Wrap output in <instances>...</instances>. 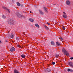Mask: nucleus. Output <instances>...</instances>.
I'll return each instance as SVG.
<instances>
[{
	"label": "nucleus",
	"instance_id": "dca6fc26",
	"mask_svg": "<svg viewBox=\"0 0 73 73\" xmlns=\"http://www.w3.org/2000/svg\"><path fill=\"white\" fill-rule=\"evenodd\" d=\"M51 44L52 45H54V43L53 41L51 42Z\"/></svg>",
	"mask_w": 73,
	"mask_h": 73
},
{
	"label": "nucleus",
	"instance_id": "f704fd0d",
	"mask_svg": "<svg viewBox=\"0 0 73 73\" xmlns=\"http://www.w3.org/2000/svg\"><path fill=\"white\" fill-rule=\"evenodd\" d=\"M30 13H32V11H30Z\"/></svg>",
	"mask_w": 73,
	"mask_h": 73
},
{
	"label": "nucleus",
	"instance_id": "7ed1b4c3",
	"mask_svg": "<svg viewBox=\"0 0 73 73\" xmlns=\"http://www.w3.org/2000/svg\"><path fill=\"white\" fill-rule=\"evenodd\" d=\"M16 15H17V17H19V18H21V17H23V15L20 14L19 12L16 13Z\"/></svg>",
	"mask_w": 73,
	"mask_h": 73
},
{
	"label": "nucleus",
	"instance_id": "c756f323",
	"mask_svg": "<svg viewBox=\"0 0 73 73\" xmlns=\"http://www.w3.org/2000/svg\"><path fill=\"white\" fill-rule=\"evenodd\" d=\"M70 72H73V70H70Z\"/></svg>",
	"mask_w": 73,
	"mask_h": 73
},
{
	"label": "nucleus",
	"instance_id": "6ab92c4d",
	"mask_svg": "<svg viewBox=\"0 0 73 73\" xmlns=\"http://www.w3.org/2000/svg\"><path fill=\"white\" fill-rule=\"evenodd\" d=\"M17 4L18 6H20V3L19 2H17Z\"/></svg>",
	"mask_w": 73,
	"mask_h": 73
},
{
	"label": "nucleus",
	"instance_id": "473e14b6",
	"mask_svg": "<svg viewBox=\"0 0 73 73\" xmlns=\"http://www.w3.org/2000/svg\"><path fill=\"white\" fill-rule=\"evenodd\" d=\"M2 43V42L1 40H0V44H1Z\"/></svg>",
	"mask_w": 73,
	"mask_h": 73
},
{
	"label": "nucleus",
	"instance_id": "1a4fd4ad",
	"mask_svg": "<svg viewBox=\"0 0 73 73\" xmlns=\"http://www.w3.org/2000/svg\"><path fill=\"white\" fill-rule=\"evenodd\" d=\"M43 9H44V11L46 13H48V10H47V8H45V7H44Z\"/></svg>",
	"mask_w": 73,
	"mask_h": 73
},
{
	"label": "nucleus",
	"instance_id": "9b49d317",
	"mask_svg": "<svg viewBox=\"0 0 73 73\" xmlns=\"http://www.w3.org/2000/svg\"><path fill=\"white\" fill-rule=\"evenodd\" d=\"M29 20L30 21H31V22H34V20L33 19H30Z\"/></svg>",
	"mask_w": 73,
	"mask_h": 73
},
{
	"label": "nucleus",
	"instance_id": "4be33fe9",
	"mask_svg": "<svg viewBox=\"0 0 73 73\" xmlns=\"http://www.w3.org/2000/svg\"><path fill=\"white\" fill-rule=\"evenodd\" d=\"M47 70H48V72H50L51 71L50 69L49 68H47Z\"/></svg>",
	"mask_w": 73,
	"mask_h": 73
},
{
	"label": "nucleus",
	"instance_id": "5701e85b",
	"mask_svg": "<svg viewBox=\"0 0 73 73\" xmlns=\"http://www.w3.org/2000/svg\"><path fill=\"white\" fill-rule=\"evenodd\" d=\"M45 71L46 72H48V69H45Z\"/></svg>",
	"mask_w": 73,
	"mask_h": 73
},
{
	"label": "nucleus",
	"instance_id": "ddd939ff",
	"mask_svg": "<svg viewBox=\"0 0 73 73\" xmlns=\"http://www.w3.org/2000/svg\"><path fill=\"white\" fill-rule=\"evenodd\" d=\"M62 16L63 17H64V18H67V15H63Z\"/></svg>",
	"mask_w": 73,
	"mask_h": 73
},
{
	"label": "nucleus",
	"instance_id": "a211bd4d",
	"mask_svg": "<svg viewBox=\"0 0 73 73\" xmlns=\"http://www.w3.org/2000/svg\"><path fill=\"white\" fill-rule=\"evenodd\" d=\"M59 39L61 40V41H62L63 40V38L62 37H59Z\"/></svg>",
	"mask_w": 73,
	"mask_h": 73
},
{
	"label": "nucleus",
	"instance_id": "412c9836",
	"mask_svg": "<svg viewBox=\"0 0 73 73\" xmlns=\"http://www.w3.org/2000/svg\"><path fill=\"white\" fill-rule=\"evenodd\" d=\"M56 45H58V46L60 45V43L58 42H56Z\"/></svg>",
	"mask_w": 73,
	"mask_h": 73
},
{
	"label": "nucleus",
	"instance_id": "c9c22d12",
	"mask_svg": "<svg viewBox=\"0 0 73 73\" xmlns=\"http://www.w3.org/2000/svg\"><path fill=\"white\" fill-rule=\"evenodd\" d=\"M5 42H8V41H7V40H5Z\"/></svg>",
	"mask_w": 73,
	"mask_h": 73
},
{
	"label": "nucleus",
	"instance_id": "7c9ffc66",
	"mask_svg": "<svg viewBox=\"0 0 73 73\" xmlns=\"http://www.w3.org/2000/svg\"><path fill=\"white\" fill-rule=\"evenodd\" d=\"M63 13L64 15H66V13L65 12H63Z\"/></svg>",
	"mask_w": 73,
	"mask_h": 73
},
{
	"label": "nucleus",
	"instance_id": "c85d7f7f",
	"mask_svg": "<svg viewBox=\"0 0 73 73\" xmlns=\"http://www.w3.org/2000/svg\"><path fill=\"white\" fill-rule=\"evenodd\" d=\"M47 24L48 25H50V23H48V22H47Z\"/></svg>",
	"mask_w": 73,
	"mask_h": 73
},
{
	"label": "nucleus",
	"instance_id": "393cba45",
	"mask_svg": "<svg viewBox=\"0 0 73 73\" xmlns=\"http://www.w3.org/2000/svg\"><path fill=\"white\" fill-rule=\"evenodd\" d=\"M70 69H68L67 70V71H68V72H70Z\"/></svg>",
	"mask_w": 73,
	"mask_h": 73
},
{
	"label": "nucleus",
	"instance_id": "9d476101",
	"mask_svg": "<svg viewBox=\"0 0 73 73\" xmlns=\"http://www.w3.org/2000/svg\"><path fill=\"white\" fill-rule=\"evenodd\" d=\"M44 27L45 28V29H46V30H49V28L46 25H44Z\"/></svg>",
	"mask_w": 73,
	"mask_h": 73
},
{
	"label": "nucleus",
	"instance_id": "a878e982",
	"mask_svg": "<svg viewBox=\"0 0 73 73\" xmlns=\"http://www.w3.org/2000/svg\"><path fill=\"white\" fill-rule=\"evenodd\" d=\"M52 64L53 65H54L55 64V62H52Z\"/></svg>",
	"mask_w": 73,
	"mask_h": 73
},
{
	"label": "nucleus",
	"instance_id": "0eeeda50",
	"mask_svg": "<svg viewBox=\"0 0 73 73\" xmlns=\"http://www.w3.org/2000/svg\"><path fill=\"white\" fill-rule=\"evenodd\" d=\"M15 50V48L13 47L11 48L10 49V52H14Z\"/></svg>",
	"mask_w": 73,
	"mask_h": 73
},
{
	"label": "nucleus",
	"instance_id": "f03ea898",
	"mask_svg": "<svg viewBox=\"0 0 73 73\" xmlns=\"http://www.w3.org/2000/svg\"><path fill=\"white\" fill-rule=\"evenodd\" d=\"M62 52H64V55H65L66 56H69V53L67 52V51L64 48H63L62 50Z\"/></svg>",
	"mask_w": 73,
	"mask_h": 73
},
{
	"label": "nucleus",
	"instance_id": "72a5a7b5",
	"mask_svg": "<svg viewBox=\"0 0 73 73\" xmlns=\"http://www.w3.org/2000/svg\"><path fill=\"white\" fill-rule=\"evenodd\" d=\"M21 7H23V4H21Z\"/></svg>",
	"mask_w": 73,
	"mask_h": 73
},
{
	"label": "nucleus",
	"instance_id": "2eb2a0df",
	"mask_svg": "<svg viewBox=\"0 0 73 73\" xmlns=\"http://www.w3.org/2000/svg\"><path fill=\"white\" fill-rule=\"evenodd\" d=\"M39 11L41 15H43V14H44L43 13V12H42L40 10H39Z\"/></svg>",
	"mask_w": 73,
	"mask_h": 73
},
{
	"label": "nucleus",
	"instance_id": "20e7f679",
	"mask_svg": "<svg viewBox=\"0 0 73 73\" xmlns=\"http://www.w3.org/2000/svg\"><path fill=\"white\" fill-rule=\"evenodd\" d=\"M68 64L71 67L73 68V62H68Z\"/></svg>",
	"mask_w": 73,
	"mask_h": 73
},
{
	"label": "nucleus",
	"instance_id": "2f4dec72",
	"mask_svg": "<svg viewBox=\"0 0 73 73\" xmlns=\"http://www.w3.org/2000/svg\"><path fill=\"white\" fill-rule=\"evenodd\" d=\"M16 38L17 40H19V38H18L17 37Z\"/></svg>",
	"mask_w": 73,
	"mask_h": 73
},
{
	"label": "nucleus",
	"instance_id": "aec40b11",
	"mask_svg": "<svg viewBox=\"0 0 73 73\" xmlns=\"http://www.w3.org/2000/svg\"><path fill=\"white\" fill-rule=\"evenodd\" d=\"M59 56V55H58L57 54H56L55 55V57L56 58H57L58 57V56Z\"/></svg>",
	"mask_w": 73,
	"mask_h": 73
},
{
	"label": "nucleus",
	"instance_id": "f3484780",
	"mask_svg": "<svg viewBox=\"0 0 73 73\" xmlns=\"http://www.w3.org/2000/svg\"><path fill=\"white\" fill-rule=\"evenodd\" d=\"M2 17L3 19H5V18H6V17H5V15H3Z\"/></svg>",
	"mask_w": 73,
	"mask_h": 73
},
{
	"label": "nucleus",
	"instance_id": "39448f33",
	"mask_svg": "<svg viewBox=\"0 0 73 73\" xmlns=\"http://www.w3.org/2000/svg\"><path fill=\"white\" fill-rule=\"evenodd\" d=\"M3 9H5V10H6V11H8V12L9 13H10V11H9V9H7V7H3Z\"/></svg>",
	"mask_w": 73,
	"mask_h": 73
},
{
	"label": "nucleus",
	"instance_id": "bb28decb",
	"mask_svg": "<svg viewBox=\"0 0 73 73\" xmlns=\"http://www.w3.org/2000/svg\"><path fill=\"white\" fill-rule=\"evenodd\" d=\"M62 29H63V30H65V28L64 27H63Z\"/></svg>",
	"mask_w": 73,
	"mask_h": 73
},
{
	"label": "nucleus",
	"instance_id": "e433bc0d",
	"mask_svg": "<svg viewBox=\"0 0 73 73\" xmlns=\"http://www.w3.org/2000/svg\"><path fill=\"white\" fill-rule=\"evenodd\" d=\"M12 1L13 2V0H12Z\"/></svg>",
	"mask_w": 73,
	"mask_h": 73
},
{
	"label": "nucleus",
	"instance_id": "b1692460",
	"mask_svg": "<svg viewBox=\"0 0 73 73\" xmlns=\"http://www.w3.org/2000/svg\"><path fill=\"white\" fill-rule=\"evenodd\" d=\"M17 46L19 48H21V46H20L19 44L17 45Z\"/></svg>",
	"mask_w": 73,
	"mask_h": 73
},
{
	"label": "nucleus",
	"instance_id": "423d86ee",
	"mask_svg": "<svg viewBox=\"0 0 73 73\" xmlns=\"http://www.w3.org/2000/svg\"><path fill=\"white\" fill-rule=\"evenodd\" d=\"M8 36L9 37H11L12 38H13V37H14V35L13 34H11V35H9V34H8Z\"/></svg>",
	"mask_w": 73,
	"mask_h": 73
},
{
	"label": "nucleus",
	"instance_id": "4468645a",
	"mask_svg": "<svg viewBox=\"0 0 73 73\" xmlns=\"http://www.w3.org/2000/svg\"><path fill=\"white\" fill-rule=\"evenodd\" d=\"M35 26L37 28H40V26H39V25H38L37 24H35Z\"/></svg>",
	"mask_w": 73,
	"mask_h": 73
},
{
	"label": "nucleus",
	"instance_id": "f8f14e48",
	"mask_svg": "<svg viewBox=\"0 0 73 73\" xmlns=\"http://www.w3.org/2000/svg\"><path fill=\"white\" fill-rule=\"evenodd\" d=\"M21 57L22 58H25V55L24 54H22L21 55Z\"/></svg>",
	"mask_w": 73,
	"mask_h": 73
},
{
	"label": "nucleus",
	"instance_id": "6e6552de",
	"mask_svg": "<svg viewBox=\"0 0 73 73\" xmlns=\"http://www.w3.org/2000/svg\"><path fill=\"white\" fill-rule=\"evenodd\" d=\"M66 3L67 5H70V2L69 0L67 1L66 2Z\"/></svg>",
	"mask_w": 73,
	"mask_h": 73
},
{
	"label": "nucleus",
	"instance_id": "f257e3e1",
	"mask_svg": "<svg viewBox=\"0 0 73 73\" xmlns=\"http://www.w3.org/2000/svg\"><path fill=\"white\" fill-rule=\"evenodd\" d=\"M8 23L10 25H12L14 24V22H13V19L12 18H10L8 21Z\"/></svg>",
	"mask_w": 73,
	"mask_h": 73
},
{
	"label": "nucleus",
	"instance_id": "cd10ccee",
	"mask_svg": "<svg viewBox=\"0 0 73 73\" xmlns=\"http://www.w3.org/2000/svg\"><path fill=\"white\" fill-rule=\"evenodd\" d=\"M70 60H73V57H71L70 58Z\"/></svg>",
	"mask_w": 73,
	"mask_h": 73
}]
</instances>
